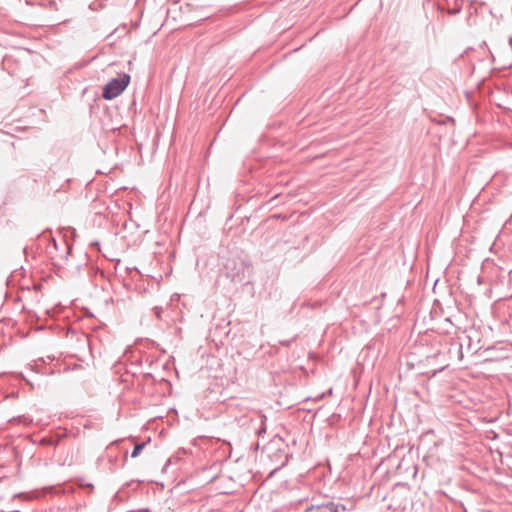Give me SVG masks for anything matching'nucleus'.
Listing matches in <instances>:
<instances>
[{"instance_id": "nucleus-1", "label": "nucleus", "mask_w": 512, "mask_h": 512, "mask_svg": "<svg viewBox=\"0 0 512 512\" xmlns=\"http://www.w3.org/2000/svg\"><path fill=\"white\" fill-rule=\"evenodd\" d=\"M251 272V265L241 258H228L224 264L225 276L235 283H248Z\"/></svg>"}, {"instance_id": "nucleus-2", "label": "nucleus", "mask_w": 512, "mask_h": 512, "mask_svg": "<svg viewBox=\"0 0 512 512\" xmlns=\"http://www.w3.org/2000/svg\"><path fill=\"white\" fill-rule=\"evenodd\" d=\"M130 82V76L123 74L119 78H113L103 87L102 97L106 100H112L119 96Z\"/></svg>"}, {"instance_id": "nucleus-3", "label": "nucleus", "mask_w": 512, "mask_h": 512, "mask_svg": "<svg viewBox=\"0 0 512 512\" xmlns=\"http://www.w3.org/2000/svg\"><path fill=\"white\" fill-rule=\"evenodd\" d=\"M318 507L319 508H324L328 512H342V511H346L345 505H343L341 503H335L333 501H329V502L323 503L322 505H320Z\"/></svg>"}, {"instance_id": "nucleus-4", "label": "nucleus", "mask_w": 512, "mask_h": 512, "mask_svg": "<svg viewBox=\"0 0 512 512\" xmlns=\"http://www.w3.org/2000/svg\"><path fill=\"white\" fill-rule=\"evenodd\" d=\"M145 446H146V442L137 443L134 446V449L131 453V457L136 458L137 456H139Z\"/></svg>"}, {"instance_id": "nucleus-5", "label": "nucleus", "mask_w": 512, "mask_h": 512, "mask_svg": "<svg viewBox=\"0 0 512 512\" xmlns=\"http://www.w3.org/2000/svg\"><path fill=\"white\" fill-rule=\"evenodd\" d=\"M78 485L82 488H89L90 492H92L94 489L93 484L88 483L84 478L78 479Z\"/></svg>"}, {"instance_id": "nucleus-6", "label": "nucleus", "mask_w": 512, "mask_h": 512, "mask_svg": "<svg viewBox=\"0 0 512 512\" xmlns=\"http://www.w3.org/2000/svg\"><path fill=\"white\" fill-rule=\"evenodd\" d=\"M153 310H154V313H155L156 317H157L158 319H160V318H161V313L163 312V308H162V307H160V306H155V307L153 308Z\"/></svg>"}, {"instance_id": "nucleus-7", "label": "nucleus", "mask_w": 512, "mask_h": 512, "mask_svg": "<svg viewBox=\"0 0 512 512\" xmlns=\"http://www.w3.org/2000/svg\"><path fill=\"white\" fill-rule=\"evenodd\" d=\"M264 433L265 432V427L262 426L259 430H258V434L260 435L261 433Z\"/></svg>"}, {"instance_id": "nucleus-8", "label": "nucleus", "mask_w": 512, "mask_h": 512, "mask_svg": "<svg viewBox=\"0 0 512 512\" xmlns=\"http://www.w3.org/2000/svg\"><path fill=\"white\" fill-rule=\"evenodd\" d=\"M99 245H100V244H99V242H97V241H95V242H92V243H91V246L99 247Z\"/></svg>"}]
</instances>
